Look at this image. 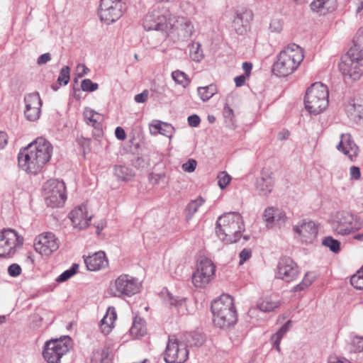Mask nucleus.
I'll return each mask as SVG.
<instances>
[{
    "instance_id": "obj_36",
    "label": "nucleus",
    "mask_w": 363,
    "mask_h": 363,
    "mask_svg": "<svg viewBox=\"0 0 363 363\" xmlns=\"http://www.w3.org/2000/svg\"><path fill=\"white\" fill-rule=\"evenodd\" d=\"M151 126L155 129L160 134L171 138L174 132V128L167 123H161L156 121L155 123L152 124Z\"/></svg>"
},
{
    "instance_id": "obj_57",
    "label": "nucleus",
    "mask_w": 363,
    "mask_h": 363,
    "mask_svg": "<svg viewBox=\"0 0 363 363\" xmlns=\"http://www.w3.org/2000/svg\"><path fill=\"white\" fill-rule=\"evenodd\" d=\"M357 41L358 45H356L359 47V52L363 56V27L360 28L357 31Z\"/></svg>"
},
{
    "instance_id": "obj_53",
    "label": "nucleus",
    "mask_w": 363,
    "mask_h": 363,
    "mask_svg": "<svg viewBox=\"0 0 363 363\" xmlns=\"http://www.w3.org/2000/svg\"><path fill=\"white\" fill-rule=\"evenodd\" d=\"M165 177L164 174L160 173V174H155V173H150L148 176V179L150 182H151L152 184L156 185L158 184L161 180H163Z\"/></svg>"
},
{
    "instance_id": "obj_58",
    "label": "nucleus",
    "mask_w": 363,
    "mask_h": 363,
    "mask_svg": "<svg viewBox=\"0 0 363 363\" xmlns=\"http://www.w3.org/2000/svg\"><path fill=\"white\" fill-rule=\"evenodd\" d=\"M350 174L352 179H359L361 177L360 169L358 167L352 166L350 169Z\"/></svg>"
},
{
    "instance_id": "obj_13",
    "label": "nucleus",
    "mask_w": 363,
    "mask_h": 363,
    "mask_svg": "<svg viewBox=\"0 0 363 363\" xmlns=\"http://www.w3.org/2000/svg\"><path fill=\"white\" fill-rule=\"evenodd\" d=\"M163 354L167 363H184L189 358V350L179 337L170 336Z\"/></svg>"
},
{
    "instance_id": "obj_24",
    "label": "nucleus",
    "mask_w": 363,
    "mask_h": 363,
    "mask_svg": "<svg viewBox=\"0 0 363 363\" xmlns=\"http://www.w3.org/2000/svg\"><path fill=\"white\" fill-rule=\"evenodd\" d=\"M84 262L89 271H97L108 266V262L104 252L99 251L84 258Z\"/></svg>"
},
{
    "instance_id": "obj_23",
    "label": "nucleus",
    "mask_w": 363,
    "mask_h": 363,
    "mask_svg": "<svg viewBox=\"0 0 363 363\" xmlns=\"http://www.w3.org/2000/svg\"><path fill=\"white\" fill-rule=\"evenodd\" d=\"M252 14L250 11L245 10L242 12H237L233 20V29L238 35L245 34L249 27V21L252 19Z\"/></svg>"
},
{
    "instance_id": "obj_30",
    "label": "nucleus",
    "mask_w": 363,
    "mask_h": 363,
    "mask_svg": "<svg viewBox=\"0 0 363 363\" xmlns=\"http://www.w3.org/2000/svg\"><path fill=\"white\" fill-rule=\"evenodd\" d=\"M83 115L84 121L88 125H91L98 131L101 130L102 115L89 108H85Z\"/></svg>"
},
{
    "instance_id": "obj_62",
    "label": "nucleus",
    "mask_w": 363,
    "mask_h": 363,
    "mask_svg": "<svg viewBox=\"0 0 363 363\" xmlns=\"http://www.w3.org/2000/svg\"><path fill=\"white\" fill-rule=\"evenodd\" d=\"M328 363H351L347 359L343 357L330 356Z\"/></svg>"
},
{
    "instance_id": "obj_19",
    "label": "nucleus",
    "mask_w": 363,
    "mask_h": 363,
    "mask_svg": "<svg viewBox=\"0 0 363 363\" xmlns=\"http://www.w3.org/2000/svg\"><path fill=\"white\" fill-rule=\"evenodd\" d=\"M294 232L301 237L303 242H311L318 233V225L312 220H303L293 227Z\"/></svg>"
},
{
    "instance_id": "obj_12",
    "label": "nucleus",
    "mask_w": 363,
    "mask_h": 363,
    "mask_svg": "<svg viewBox=\"0 0 363 363\" xmlns=\"http://www.w3.org/2000/svg\"><path fill=\"white\" fill-rule=\"evenodd\" d=\"M43 190L47 205L52 208L62 206L67 199L66 187L62 181L50 179L44 184Z\"/></svg>"
},
{
    "instance_id": "obj_49",
    "label": "nucleus",
    "mask_w": 363,
    "mask_h": 363,
    "mask_svg": "<svg viewBox=\"0 0 363 363\" xmlns=\"http://www.w3.org/2000/svg\"><path fill=\"white\" fill-rule=\"evenodd\" d=\"M269 28L271 31L279 33L283 28V22L281 19L274 18L272 19L269 24Z\"/></svg>"
},
{
    "instance_id": "obj_3",
    "label": "nucleus",
    "mask_w": 363,
    "mask_h": 363,
    "mask_svg": "<svg viewBox=\"0 0 363 363\" xmlns=\"http://www.w3.org/2000/svg\"><path fill=\"white\" fill-rule=\"evenodd\" d=\"M303 57L301 47L294 43L289 44L279 54L277 60L273 65V72L279 77H286L298 67Z\"/></svg>"
},
{
    "instance_id": "obj_5",
    "label": "nucleus",
    "mask_w": 363,
    "mask_h": 363,
    "mask_svg": "<svg viewBox=\"0 0 363 363\" xmlns=\"http://www.w3.org/2000/svg\"><path fill=\"white\" fill-rule=\"evenodd\" d=\"M339 69L345 80H358L363 74V56L359 52V47L354 45L341 57Z\"/></svg>"
},
{
    "instance_id": "obj_1",
    "label": "nucleus",
    "mask_w": 363,
    "mask_h": 363,
    "mask_svg": "<svg viewBox=\"0 0 363 363\" xmlns=\"http://www.w3.org/2000/svg\"><path fill=\"white\" fill-rule=\"evenodd\" d=\"M52 150L49 141L43 138H38L21 150L18 155V166L28 173L37 174L50 161Z\"/></svg>"
},
{
    "instance_id": "obj_55",
    "label": "nucleus",
    "mask_w": 363,
    "mask_h": 363,
    "mask_svg": "<svg viewBox=\"0 0 363 363\" xmlns=\"http://www.w3.org/2000/svg\"><path fill=\"white\" fill-rule=\"evenodd\" d=\"M252 256V250L248 248L243 249L239 255L240 257V264H242L245 261L249 259Z\"/></svg>"
},
{
    "instance_id": "obj_10",
    "label": "nucleus",
    "mask_w": 363,
    "mask_h": 363,
    "mask_svg": "<svg viewBox=\"0 0 363 363\" xmlns=\"http://www.w3.org/2000/svg\"><path fill=\"white\" fill-rule=\"evenodd\" d=\"M23 245V238L13 229L4 228L0 231V257H13Z\"/></svg>"
},
{
    "instance_id": "obj_7",
    "label": "nucleus",
    "mask_w": 363,
    "mask_h": 363,
    "mask_svg": "<svg viewBox=\"0 0 363 363\" xmlns=\"http://www.w3.org/2000/svg\"><path fill=\"white\" fill-rule=\"evenodd\" d=\"M332 228L338 235H349L363 228V220L350 212L338 211L333 218Z\"/></svg>"
},
{
    "instance_id": "obj_56",
    "label": "nucleus",
    "mask_w": 363,
    "mask_h": 363,
    "mask_svg": "<svg viewBox=\"0 0 363 363\" xmlns=\"http://www.w3.org/2000/svg\"><path fill=\"white\" fill-rule=\"evenodd\" d=\"M149 91L145 89L142 93L136 94L134 97L137 103H145L148 99Z\"/></svg>"
},
{
    "instance_id": "obj_21",
    "label": "nucleus",
    "mask_w": 363,
    "mask_h": 363,
    "mask_svg": "<svg viewBox=\"0 0 363 363\" xmlns=\"http://www.w3.org/2000/svg\"><path fill=\"white\" fill-rule=\"evenodd\" d=\"M177 30L184 38H190L194 32V27L190 19L183 16H173L171 14L169 30Z\"/></svg>"
},
{
    "instance_id": "obj_39",
    "label": "nucleus",
    "mask_w": 363,
    "mask_h": 363,
    "mask_svg": "<svg viewBox=\"0 0 363 363\" xmlns=\"http://www.w3.org/2000/svg\"><path fill=\"white\" fill-rule=\"evenodd\" d=\"M190 56L195 62H200L203 57V51L201 49V45L199 43H193L190 45Z\"/></svg>"
},
{
    "instance_id": "obj_18",
    "label": "nucleus",
    "mask_w": 363,
    "mask_h": 363,
    "mask_svg": "<svg viewBox=\"0 0 363 363\" xmlns=\"http://www.w3.org/2000/svg\"><path fill=\"white\" fill-rule=\"evenodd\" d=\"M24 116L29 121H36L41 114L42 101L38 92L28 94L24 97Z\"/></svg>"
},
{
    "instance_id": "obj_41",
    "label": "nucleus",
    "mask_w": 363,
    "mask_h": 363,
    "mask_svg": "<svg viewBox=\"0 0 363 363\" xmlns=\"http://www.w3.org/2000/svg\"><path fill=\"white\" fill-rule=\"evenodd\" d=\"M322 244L328 247L333 252L337 253L340 251V243L337 240L334 239L331 236L325 237L322 242Z\"/></svg>"
},
{
    "instance_id": "obj_43",
    "label": "nucleus",
    "mask_w": 363,
    "mask_h": 363,
    "mask_svg": "<svg viewBox=\"0 0 363 363\" xmlns=\"http://www.w3.org/2000/svg\"><path fill=\"white\" fill-rule=\"evenodd\" d=\"M78 268V265L74 264L70 269L62 272L60 276H58L55 281L58 283L64 282L69 279H70L74 274L77 273V270Z\"/></svg>"
},
{
    "instance_id": "obj_50",
    "label": "nucleus",
    "mask_w": 363,
    "mask_h": 363,
    "mask_svg": "<svg viewBox=\"0 0 363 363\" xmlns=\"http://www.w3.org/2000/svg\"><path fill=\"white\" fill-rule=\"evenodd\" d=\"M223 116L226 120V122L230 123H233L234 113L233 110L228 105L225 104L223 108Z\"/></svg>"
},
{
    "instance_id": "obj_16",
    "label": "nucleus",
    "mask_w": 363,
    "mask_h": 363,
    "mask_svg": "<svg viewBox=\"0 0 363 363\" xmlns=\"http://www.w3.org/2000/svg\"><path fill=\"white\" fill-rule=\"evenodd\" d=\"M299 274L297 264L290 257H281L278 262L275 277L286 282L295 280Z\"/></svg>"
},
{
    "instance_id": "obj_38",
    "label": "nucleus",
    "mask_w": 363,
    "mask_h": 363,
    "mask_svg": "<svg viewBox=\"0 0 363 363\" xmlns=\"http://www.w3.org/2000/svg\"><path fill=\"white\" fill-rule=\"evenodd\" d=\"M115 175L120 179L128 181L133 177L132 169L125 166H116L115 167Z\"/></svg>"
},
{
    "instance_id": "obj_4",
    "label": "nucleus",
    "mask_w": 363,
    "mask_h": 363,
    "mask_svg": "<svg viewBox=\"0 0 363 363\" xmlns=\"http://www.w3.org/2000/svg\"><path fill=\"white\" fill-rule=\"evenodd\" d=\"M213 321L215 325L225 328L237 321V312L233 298L228 294H223L211 303Z\"/></svg>"
},
{
    "instance_id": "obj_25",
    "label": "nucleus",
    "mask_w": 363,
    "mask_h": 363,
    "mask_svg": "<svg viewBox=\"0 0 363 363\" xmlns=\"http://www.w3.org/2000/svg\"><path fill=\"white\" fill-rule=\"evenodd\" d=\"M273 179L268 171H262L256 182V189L261 196H268L272 189Z\"/></svg>"
},
{
    "instance_id": "obj_31",
    "label": "nucleus",
    "mask_w": 363,
    "mask_h": 363,
    "mask_svg": "<svg viewBox=\"0 0 363 363\" xmlns=\"http://www.w3.org/2000/svg\"><path fill=\"white\" fill-rule=\"evenodd\" d=\"M292 326V321L288 320L279 330L271 337L273 346L278 352L281 351L280 342L284 335L290 330Z\"/></svg>"
},
{
    "instance_id": "obj_35",
    "label": "nucleus",
    "mask_w": 363,
    "mask_h": 363,
    "mask_svg": "<svg viewBox=\"0 0 363 363\" xmlns=\"http://www.w3.org/2000/svg\"><path fill=\"white\" fill-rule=\"evenodd\" d=\"M198 94L203 101L209 100L217 92V87L211 84L206 86H200L197 89Z\"/></svg>"
},
{
    "instance_id": "obj_20",
    "label": "nucleus",
    "mask_w": 363,
    "mask_h": 363,
    "mask_svg": "<svg viewBox=\"0 0 363 363\" xmlns=\"http://www.w3.org/2000/svg\"><path fill=\"white\" fill-rule=\"evenodd\" d=\"M263 217L268 228L273 227L281 228L285 225L287 219L284 211L274 207L267 208L264 210Z\"/></svg>"
},
{
    "instance_id": "obj_61",
    "label": "nucleus",
    "mask_w": 363,
    "mask_h": 363,
    "mask_svg": "<svg viewBox=\"0 0 363 363\" xmlns=\"http://www.w3.org/2000/svg\"><path fill=\"white\" fill-rule=\"evenodd\" d=\"M188 123L191 127H197L201 123V119L199 116L194 114L189 116L187 118Z\"/></svg>"
},
{
    "instance_id": "obj_54",
    "label": "nucleus",
    "mask_w": 363,
    "mask_h": 363,
    "mask_svg": "<svg viewBox=\"0 0 363 363\" xmlns=\"http://www.w3.org/2000/svg\"><path fill=\"white\" fill-rule=\"evenodd\" d=\"M92 362L93 363H109L110 359L108 358V352L103 351L99 357L95 356Z\"/></svg>"
},
{
    "instance_id": "obj_17",
    "label": "nucleus",
    "mask_w": 363,
    "mask_h": 363,
    "mask_svg": "<svg viewBox=\"0 0 363 363\" xmlns=\"http://www.w3.org/2000/svg\"><path fill=\"white\" fill-rule=\"evenodd\" d=\"M59 240L52 233L39 235L35 239V251L44 256L50 255L59 248Z\"/></svg>"
},
{
    "instance_id": "obj_47",
    "label": "nucleus",
    "mask_w": 363,
    "mask_h": 363,
    "mask_svg": "<svg viewBox=\"0 0 363 363\" xmlns=\"http://www.w3.org/2000/svg\"><path fill=\"white\" fill-rule=\"evenodd\" d=\"M218 184L221 189H225L231 180L230 176L225 172H220L217 177Z\"/></svg>"
},
{
    "instance_id": "obj_29",
    "label": "nucleus",
    "mask_w": 363,
    "mask_h": 363,
    "mask_svg": "<svg viewBox=\"0 0 363 363\" xmlns=\"http://www.w3.org/2000/svg\"><path fill=\"white\" fill-rule=\"evenodd\" d=\"M179 338L185 344L186 348L201 346L204 341V335L199 331L186 333L182 335Z\"/></svg>"
},
{
    "instance_id": "obj_2",
    "label": "nucleus",
    "mask_w": 363,
    "mask_h": 363,
    "mask_svg": "<svg viewBox=\"0 0 363 363\" xmlns=\"http://www.w3.org/2000/svg\"><path fill=\"white\" fill-rule=\"evenodd\" d=\"M244 230V222L239 213H224L216 221V234L226 244L236 242L241 238Z\"/></svg>"
},
{
    "instance_id": "obj_40",
    "label": "nucleus",
    "mask_w": 363,
    "mask_h": 363,
    "mask_svg": "<svg viewBox=\"0 0 363 363\" xmlns=\"http://www.w3.org/2000/svg\"><path fill=\"white\" fill-rule=\"evenodd\" d=\"M172 77L177 84H180L184 87H186L189 84L187 75L182 71L176 70L172 72Z\"/></svg>"
},
{
    "instance_id": "obj_45",
    "label": "nucleus",
    "mask_w": 363,
    "mask_h": 363,
    "mask_svg": "<svg viewBox=\"0 0 363 363\" xmlns=\"http://www.w3.org/2000/svg\"><path fill=\"white\" fill-rule=\"evenodd\" d=\"M70 79V68L68 66L63 67L57 78V82L60 85H67Z\"/></svg>"
},
{
    "instance_id": "obj_28",
    "label": "nucleus",
    "mask_w": 363,
    "mask_h": 363,
    "mask_svg": "<svg viewBox=\"0 0 363 363\" xmlns=\"http://www.w3.org/2000/svg\"><path fill=\"white\" fill-rule=\"evenodd\" d=\"M345 111L347 115L354 120L363 117V99L355 98L351 99L345 105Z\"/></svg>"
},
{
    "instance_id": "obj_26",
    "label": "nucleus",
    "mask_w": 363,
    "mask_h": 363,
    "mask_svg": "<svg viewBox=\"0 0 363 363\" xmlns=\"http://www.w3.org/2000/svg\"><path fill=\"white\" fill-rule=\"evenodd\" d=\"M337 149L347 155L350 159L356 156L358 147L351 138L350 134H342Z\"/></svg>"
},
{
    "instance_id": "obj_27",
    "label": "nucleus",
    "mask_w": 363,
    "mask_h": 363,
    "mask_svg": "<svg viewBox=\"0 0 363 363\" xmlns=\"http://www.w3.org/2000/svg\"><path fill=\"white\" fill-rule=\"evenodd\" d=\"M336 7V0H313L311 4L312 11L320 15L333 12Z\"/></svg>"
},
{
    "instance_id": "obj_60",
    "label": "nucleus",
    "mask_w": 363,
    "mask_h": 363,
    "mask_svg": "<svg viewBox=\"0 0 363 363\" xmlns=\"http://www.w3.org/2000/svg\"><path fill=\"white\" fill-rule=\"evenodd\" d=\"M89 72V69L84 64H79L77 67V75L82 77Z\"/></svg>"
},
{
    "instance_id": "obj_6",
    "label": "nucleus",
    "mask_w": 363,
    "mask_h": 363,
    "mask_svg": "<svg viewBox=\"0 0 363 363\" xmlns=\"http://www.w3.org/2000/svg\"><path fill=\"white\" fill-rule=\"evenodd\" d=\"M328 96L327 86L321 82L313 84L307 89L304 98L306 109L315 115L323 112L328 106Z\"/></svg>"
},
{
    "instance_id": "obj_8",
    "label": "nucleus",
    "mask_w": 363,
    "mask_h": 363,
    "mask_svg": "<svg viewBox=\"0 0 363 363\" xmlns=\"http://www.w3.org/2000/svg\"><path fill=\"white\" fill-rule=\"evenodd\" d=\"M140 284L138 279L128 274H121L109 285V294L114 297H130L140 291Z\"/></svg>"
},
{
    "instance_id": "obj_34",
    "label": "nucleus",
    "mask_w": 363,
    "mask_h": 363,
    "mask_svg": "<svg viewBox=\"0 0 363 363\" xmlns=\"http://www.w3.org/2000/svg\"><path fill=\"white\" fill-rule=\"evenodd\" d=\"M130 332L132 335L136 337H143L146 333L145 320L141 318L135 317Z\"/></svg>"
},
{
    "instance_id": "obj_59",
    "label": "nucleus",
    "mask_w": 363,
    "mask_h": 363,
    "mask_svg": "<svg viewBox=\"0 0 363 363\" xmlns=\"http://www.w3.org/2000/svg\"><path fill=\"white\" fill-rule=\"evenodd\" d=\"M114 327V325H109L107 322L104 321V318L101 320L100 329L104 335H108Z\"/></svg>"
},
{
    "instance_id": "obj_9",
    "label": "nucleus",
    "mask_w": 363,
    "mask_h": 363,
    "mask_svg": "<svg viewBox=\"0 0 363 363\" xmlns=\"http://www.w3.org/2000/svg\"><path fill=\"white\" fill-rule=\"evenodd\" d=\"M72 346V339L69 336L50 340L45 344L43 357L48 363H60V359L69 352Z\"/></svg>"
},
{
    "instance_id": "obj_46",
    "label": "nucleus",
    "mask_w": 363,
    "mask_h": 363,
    "mask_svg": "<svg viewBox=\"0 0 363 363\" xmlns=\"http://www.w3.org/2000/svg\"><path fill=\"white\" fill-rule=\"evenodd\" d=\"M81 88L84 91L92 92L98 89L99 84L97 83H94L89 79H85L82 81Z\"/></svg>"
},
{
    "instance_id": "obj_11",
    "label": "nucleus",
    "mask_w": 363,
    "mask_h": 363,
    "mask_svg": "<svg viewBox=\"0 0 363 363\" xmlns=\"http://www.w3.org/2000/svg\"><path fill=\"white\" fill-rule=\"evenodd\" d=\"M171 13L166 7L154 9L147 13L143 20V26L146 30L165 31L169 30Z\"/></svg>"
},
{
    "instance_id": "obj_42",
    "label": "nucleus",
    "mask_w": 363,
    "mask_h": 363,
    "mask_svg": "<svg viewBox=\"0 0 363 363\" xmlns=\"http://www.w3.org/2000/svg\"><path fill=\"white\" fill-rule=\"evenodd\" d=\"M350 283L354 288L363 289V266L355 274L351 277Z\"/></svg>"
},
{
    "instance_id": "obj_52",
    "label": "nucleus",
    "mask_w": 363,
    "mask_h": 363,
    "mask_svg": "<svg viewBox=\"0 0 363 363\" xmlns=\"http://www.w3.org/2000/svg\"><path fill=\"white\" fill-rule=\"evenodd\" d=\"M196 161L194 159H189L186 162L182 164V169L187 172H193L196 167Z\"/></svg>"
},
{
    "instance_id": "obj_15",
    "label": "nucleus",
    "mask_w": 363,
    "mask_h": 363,
    "mask_svg": "<svg viewBox=\"0 0 363 363\" xmlns=\"http://www.w3.org/2000/svg\"><path fill=\"white\" fill-rule=\"evenodd\" d=\"M216 266L211 259L202 258L197 264L196 272L192 275V282L196 287L203 288L214 278Z\"/></svg>"
},
{
    "instance_id": "obj_37",
    "label": "nucleus",
    "mask_w": 363,
    "mask_h": 363,
    "mask_svg": "<svg viewBox=\"0 0 363 363\" xmlns=\"http://www.w3.org/2000/svg\"><path fill=\"white\" fill-rule=\"evenodd\" d=\"M204 202L205 201L201 196H199L197 199L189 202L186 208V219L190 220Z\"/></svg>"
},
{
    "instance_id": "obj_48",
    "label": "nucleus",
    "mask_w": 363,
    "mask_h": 363,
    "mask_svg": "<svg viewBox=\"0 0 363 363\" xmlns=\"http://www.w3.org/2000/svg\"><path fill=\"white\" fill-rule=\"evenodd\" d=\"M117 315L114 308H108L106 314L104 316V321L107 322L109 325H114Z\"/></svg>"
},
{
    "instance_id": "obj_44",
    "label": "nucleus",
    "mask_w": 363,
    "mask_h": 363,
    "mask_svg": "<svg viewBox=\"0 0 363 363\" xmlns=\"http://www.w3.org/2000/svg\"><path fill=\"white\" fill-rule=\"evenodd\" d=\"M350 352L357 353L363 352V337L359 336L354 337L350 342Z\"/></svg>"
},
{
    "instance_id": "obj_64",
    "label": "nucleus",
    "mask_w": 363,
    "mask_h": 363,
    "mask_svg": "<svg viewBox=\"0 0 363 363\" xmlns=\"http://www.w3.org/2000/svg\"><path fill=\"white\" fill-rule=\"evenodd\" d=\"M315 280V277L310 272H307L305 276H304V278L303 279V280L301 281L302 282H303L307 287H308L309 286H311L312 284V283Z\"/></svg>"
},
{
    "instance_id": "obj_22",
    "label": "nucleus",
    "mask_w": 363,
    "mask_h": 363,
    "mask_svg": "<svg viewBox=\"0 0 363 363\" xmlns=\"http://www.w3.org/2000/svg\"><path fill=\"white\" fill-rule=\"evenodd\" d=\"M69 218L73 227L81 230L89 226L91 216H88L87 208L86 205L82 204L69 213Z\"/></svg>"
},
{
    "instance_id": "obj_51",
    "label": "nucleus",
    "mask_w": 363,
    "mask_h": 363,
    "mask_svg": "<svg viewBox=\"0 0 363 363\" xmlns=\"http://www.w3.org/2000/svg\"><path fill=\"white\" fill-rule=\"evenodd\" d=\"M21 271V267L18 264H12L8 267V273L12 277H16L20 275Z\"/></svg>"
},
{
    "instance_id": "obj_33",
    "label": "nucleus",
    "mask_w": 363,
    "mask_h": 363,
    "mask_svg": "<svg viewBox=\"0 0 363 363\" xmlns=\"http://www.w3.org/2000/svg\"><path fill=\"white\" fill-rule=\"evenodd\" d=\"M169 301L171 307L177 310L178 313L184 315L187 313L186 299L179 296L169 295Z\"/></svg>"
},
{
    "instance_id": "obj_14",
    "label": "nucleus",
    "mask_w": 363,
    "mask_h": 363,
    "mask_svg": "<svg viewBox=\"0 0 363 363\" xmlns=\"http://www.w3.org/2000/svg\"><path fill=\"white\" fill-rule=\"evenodd\" d=\"M125 9L123 0H101L99 15L101 21L110 24L118 20Z\"/></svg>"
},
{
    "instance_id": "obj_63",
    "label": "nucleus",
    "mask_w": 363,
    "mask_h": 363,
    "mask_svg": "<svg viewBox=\"0 0 363 363\" xmlns=\"http://www.w3.org/2000/svg\"><path fill=\"white\" fill-rule=\"evenodd\" d=\"M51 60V55L49 52L41 55L37 60L39 65H45Z\"/></svg>"
},
{
    "instance_id": "obj_32",
    "label": "nucleus",
    "mask_w": 363,
    "mask_h": 363,
    "mask_svg": "<svg viewBox=\"0 0 363 363\" xmlns=\"http://www.w3.org/2000/svg\"><path fill=\"white\" fill-rule=\"evenodd\" d=\"M280 301H272L271 298L266 297L259 300L257 304V308L262 312H271L279 308Z\"/></svg>"
}]
</instances>
